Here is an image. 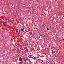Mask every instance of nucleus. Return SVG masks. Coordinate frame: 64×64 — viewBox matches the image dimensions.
Segmentation results:
<instances>
[{"mask_svg": "<svg viewBox=\"0 0 64 64\" xmlns=\"http://www.w3.org/2000/svg\"><path fill=\"white\" fill-rule=\"evenodd\" d=\"M28 57L29 58H33V56H28Z\"/></svg>", "mask_w": 64, "mask_h": 64, "instance_id": "20e7f679", "label": "nucleus"}, {"mask_svg": "<svg viewBox=\"0 0 64 64\" xmlns=\"http://www.w3.org/2000/svg\"><path fill=\"white\" fill-rule=\"evenodd\" d=\"M32 56V55L30 54V57H31V56Z\"/></svg>", "mask_w": 64, "mask_h": 64, "instance_id": "6e6552de", "label": "nucleus"}, {"mask_svg": "<svg viewBox=\"0 0 64 64\" xmlns=\"http://www.w3.org/2000/svg\"><path fill=\"white\" fill-rule=\"evenodd\" d=\"M42 62H41V63H42Z\"/></svg>", "mask_w": 64, "mask_h": 64, "instance_id": "ddd939ff", "label": "nucleus"}, {"mask_svg": "<svg viewBox=\"0 0 64 64\" xmlns=\"http://www.w3.org/2000/svg\"><path fill=\"white\" fill-rule=\"evenodd\" d=\"M47 30H50L49 29V28H48V26L47 28Z\"/></svg>", "mask_w": 64, "mask_h": 64, "instance_id": "423d86ee", "label": "nucleus"}, {"mask_svg": "<svg viewBox=\"0 0 64 64\" xmlns=\"http://www.w3.org/2000/svg\"><path fill=\"white\" fill-rule=\"evenodd\" d=\"M23 30L24 31V28H23L22 29H21V31H23Z\"/></svg>", "mask_w": 64, "mask_h": 64, "instance_id": "39448f33", "label": "nucleus"}, {"mask_svg": "<svg viewBox=\"0 0 64 64\" xmlns=\"http://www.w3.org/2000/svg\"><path fill=\"white\" fill-rule=\"evenodd\" d=\"M43 62V61H42V62Z\"/></svg>", "mask_w": 64, "mask_h": 64, "instance_id": "9b49d317", "label": "nucleus"}, {"mask_svg": "<svg viewBox=\"0 0 64 64\" xmlns=\"http://www.w3.org/2000/svg\"><path fill=\"white\" fill-rule=\"evenodd\" d=\"M58 50H59V49H58Z\"/></svg>", "mask_w": 64, "mask_h": 64, "instance_id": "2eb2a0df", "label": "nucleus"}, {"mask_svg": "<svg viewBox=\"0 0 64 64\" xmlns=\"http://www.w3.org/2000/svg\"><path fill=\"white\" fill-rule=\"evenodd\" d=\"M63 40H64V39H63Z\"/></svg>", "mask_w": 64, "mask_h": 64, "instance_id": "4468645a", "label": "nucleus"}, {"mask_svg": "<svg viewBox=\"0 0 64 64\" xmlns=\"http://www.w3.org/2000/svg\"><path fill=\"white\" fill-rule=\"evenodd\" d=\"M19 60H20V61H22V58L21 57H20L19 58Z\"/></svg>", "mask_w": 64, "mask_h": 64, "instance_id": "7ed1b4c3", "label": "nucleus"}, {"mask_svg": "<svg viewBox=\"0 0 64 64\" xmlns=\"http://www.w3.org/2000/svg\"><path fill=\"white\" fill-rule=\"evenodd\" d=\"M3 24H4V26H6V27L7 26H6V22H4L3 23Z\"/></svg>", "mask_w": 64, "mask_h": 64, "instance_id": "f03ea898", "label": "nucleus"}, {"mask_svg": "<svg viewBox=\"0 0 64 64\" xmlns=\"http://www.w3.org/2000/svg\"><path fill=\"white\" fill-rule=\"evenodd\" d=\"M25 31H26V30H25Z\"/></svg>", "mask_w": 64, "mask_h": 64, "instance_id": "dca6fc26", "label": "nucleus"}, {"mask_svg": "<svg viewBox=\"0 0 64 64\" xmlns=\"http://www.w3.org/2000/svg\"><path fill=\"white\" fill-rule=\"evenodd\" d=\"M49 47H50V46H49Z\"/></svg>", "mask_w": 64, "mask_h": 64, "instance_id": "f8f14e48", "label": "nucleus"}, {"mask_svg": "<svg viewBox=\"0 0 64 64\" xmlns=\"http://www.w3.org/2000/svg\"><path fill=\"white\" fill-rule=\"evenodd\" d=\"M26 64H28V62H26Z\"/></svg>", "mask_w": 64, "mask_h": 64, "instance_id": "1a4fd4ad", "label": "nucleus"}, {"mask_svg": "<svg viewBox=\"0 0 64 64\" xmlns=\"http://www.w3.org/2000/svg\"><path fill=\"white\" fill-rule=\"evenodd\" d=\"M50 50L51 51H52V54H53V55H55V54H56L54 50V49H53V48H52L50 49Z\"/></svg>", "mask_w": 64, "mask_h": 64, "instance_id": "f257e3e1", "label": "nucleus"}, {"mask_svg": "<svg viewBox=\"0 0 64 64\" xmlns=\"http://www.w3.org/2000/svg\"><path fill=\"white\" fill-rule=\"evenodd\" d=\"M55 24H57V22H55Z\"/></svg>", "mask_w": 64, "mask_h": 64, "instance_id": "0eeeda50", "label": "nucleus"}, {"mask_svg": "<svg viewBox=\"0 0 64 64\" xmlns=\"http://www.w3.org/2000/svg\"><path fill=\"white\" fill-rule=\"evenodd\" d=\"M31 57H33V56H31Z\"/></svg>", "mask_w": 64, "mask_h": 64, "instance_id": "9d476101", "label": "nucleus"}]
</instances>
